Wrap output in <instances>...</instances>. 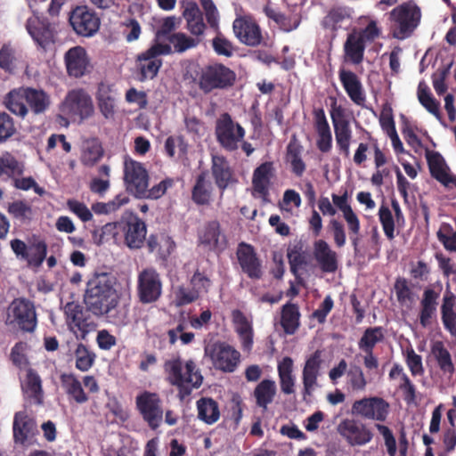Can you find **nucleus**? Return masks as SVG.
Returning <instances> with one entry per match:
<instances>
[{
  "label": "nucleus",
  "mask_w": 456,
  "mask_h": 456,
  "mask_svg": "<svg viewBox=\"0 0 456 456\" xmlns=\"http://www.w3.org/2000/svg\"><path fill=\"white\" fill-rule=\"evenodd\" d=\"M116 278L110 272L96 270L86 283L84 303L96 317H104L116 325L125 323L126 314L118 309L120 296L115 288Z\"/></svg>",
  "instance_id": "nucleus-1"
},
{
  "label": "nucleus",
  "mask_w": 456,
  "mask_h": 456,
  "mask_svg": "<svg viewBox=\"0 0 456 456\" xmlns=\"http://www.w3.org/2000/svg\"><path fill=\"white\" fill-rule=\"evenodd\" d=\"M3 103L10 112L23 119L29 110L34 115L45 113L51 104V99L43 89L21 86L11 90L4 97Z\"/></svg>",
  "instance_id": "nucleus-2"
},
{
  "label": "nucleus",
  "mask_w": 456,
  "mask_h": 456,
  "mask_svg": "<svg viewBox=\"0 0 456 456\" xmlns=\"http://www.w3.org/2000/svg\"><path fill=\"white\" fill-rule=\"evenodd\" d=\"M163 369L167 381L177 387V396L181 401L202 385L203 377L191 359L183 363L179 355L173 357L164 362Z\"/></svg>",
  "instance_id": "nucleus-3"
},
{
  "label": "nucleus",
  "mask_w": 456,
  "mask_h": 456,
  "mask_svg": "<svg viewBox=\"0 0 456 456\" xmlns=\"http://www.w3.org/2000/svg\"><path fill=\"white\" fill-rule=\"evenodd\" d=\"M197 77V85L205 94H208L215 90L228 89L234 85L236 80L235 72L219 62L202 67Z\"/></svg>",
  "instance_id": "nucleus-4"
},
{
  "label": "nucleus",
  "mask_w": 456,
  "mask_h": 456,
  "mask_svg": "<svg viewBox=\"0 0 456 456\" xmlns=\"http://www.w3.org/2000/svg\"><path fill=\"white\" fill-rule=\"evenodd\" d=\"M390 20L394 21V37L403 40L410 37L420 23L421 12L413 2L408 1L394 8L390 13Z\"/></svg>",
  "instance_id": "nucleus-5"
},
{
  "label": "nucleus",
  "mask_w": 456,
  "mask_h": 456,
  "mask_svg": "<svg viewBox=\"0 0 456 456\" xmlns=\"http://www.w3.org/2000/svg\"><path fill=\"white\" fill-rule=\"evenodd\" d=\"M173 53L172 46L168 44L155 42L150 48L137 54L135 68L139 75V81L143 82L155 78L163 65L162 55H169Z\"/></svg>",
  "instance_id": "nucleus-6"
},
{
  "label": "nucleus",
  "mask_w": 456,
  "mask_h": 456,
  "mask_svg": "<svg viewBox=\"0 0 456 456\" xmlns=\"http://www.w3.org/2000/svg\"><path fill=\"white\" fill-rule=\"evenodd\" d=\"M5 324L26 333H32L37 326L35 305L25 297L14 298L7 309Z\"/></svg>",
  "instance_id": "nucleus-7"
},
{
  "label": "nucleus",
  "mask_w": 456,
  "mask_h": 456,
  "mask_svg": "<svg viewBox=\"0 0 456 456\" xmlns=\"http://www.w3.org/2000/svg\"><path fill=\"white\" fill-rule=\"evenodd\" d=\"M123 181L126 191L139 199L144 196L145 188L149 187V172L142 163L126 155L124 159Z\"/></svg>",
  "instance_id": "nucleus-8"
},
{
  "label": "nucleus",
  "mask_w": 456,
  "mask_h": 456,
  "mask_svg": "<svg viewBox=\"0 0 456 456\" xmlns=\"http://www.w3.org/2000/svg\"><path fill=\"white\" fill-rule=\"evenodd\" d=\"M118 229L123 233L124 243L130 249L142 247L147 233L145 223L132 211H126L118 222Z\"/></svg>",
  "instance_id": "nucleus-9"
},
{
  "label": "nucleus",
  "mask_w": 456,
  "mask_h": 456,
  "mask_svg": "<svg viewBox=\"0 0 456 456\" xmlns=\"http://www.w3.org/2000/svg\"><path fill=\"white\" fill-rule=\"evenodd\" d=\"M135 405L142 419L152 430L159 428L163 420L164 410L159 394L143 391L135 397Z\"/></svg>",
  "instance_id": "nucleus-10"
},
{
  "label": "nucleus",
  "mask_w": 456,
  "mask_h": 456,
  "mask_svg": "<svg viewBox=\"0 0 456 456\" xmlns=\"http://www.w3.org/2000/svg\"><path fill=\"white\" fill-rule=\"evenodd\" d=\"M89 313L77 302H68L64 306L66 322L78 338L85 339L89 332L96 329L97 325Z\"/></svg>",
  "instance_id": "nucleus-11"
},
{
  "label": "nucleus",
  "mask_w": 456,
  "mask_h": 456,
  "mask_svg": "<svg viewBox=\"0 0 456 456\" xmlns=\"http://www.w3.org/2000/svg\"><path fill=\"white\" fill-rule=\"evenodd\" d=\"M204 351L216 368L224 372H233L240 362V353L226 342L208 344Z\"/></svg>",
  "instance_id": "nucleus-12"
},
{
  "label": "nucleus",
  "mask_w": 456,
  "mask_h": 456,
  "mask_svg": "<svg viewBox=\"0 0 456 456\" xmlns=\"http://www.w3.org/2000/svg\"><path fill=\"white\" fill-rule=\"evenodd\" d=\"M216 135L219 144L227 151H234L245 136V129L235 123L231 115L223 113L216 122Z\"/></svg>",
  "instance_id": "nucleus-13"
},
{
  "label": "nucleus",
  "mask_w": 456,
  "mask_h": 456,
  "mask_svg": "<svg viewBox=\"0 0 456 456\" xmlns=\"http://www.w3.org/2000/svg\"><path fill=\"white\" fill-rule=\"evenodd\" d=\"M137 297L142 304L155 303L162 294L160 274L153 267L142 269L137 277Z\"/></svg>",
  "instance_id": "nucleus-14"
},
{
  "label": "nucleus",
  "mask_w": 456,
  "mask_h": 456,
  "mask_svg": "<svg viewBox=\"0 0 456 456\" xmlns=\"http://www.w3.org/2000/svg\"><path fill=\"white\" fill-rule=\"evenodd\" d=\"M351 413L365 419L383 422L388 416L389 403L379 396L363 397L353 403Z\"/></svg>",
  "instance_id": "nucleus-15"
},
{
  "label": "nucleus",
  "mask_w": 456,
  "mask_h": 456,
  "mask_svg": "<svg viewBox=\"0 0 456 456\" xmlns=\"http://www.w3.org/2000/svg\"><path fill=\"white\" fill-rule=\"evenodd\" d=\"M61 110L70 118L86 119L94 114V108L91 96L85 90L74 89L67 94Z\"/></svg>",
  "instance_id": "nucleus-16"
},
{
  "label": "nucleus",
  "mask_w": 456,
  "mask_h": 456,
  "mask_svg": "<svg viewBox=\"0 0 456 456\" xmlns=\"http://www.w3.org/2000/svg\"><path fill=\"white\" fill-rule=\"evenodd\" d=\"M26 29L34 42L44 52L53 47L56 42L57 31L54 24L46 18L30 17L26 21Z\"/></svg>",
  "instance_id": "nucleus-17"
},
{
  "label": "nucleus",
  "mask_w": 456,
  "mask_h": 456,
  "mask_svg": "<svg viewBox=\"0 0 456 456\" xmlns=\"http://www.w3.org/2000/svg\"><path fill=\"white\" fill-rule=\"evenodd\" d=\"M69 21L78 36L86 37L94 36L99 30L101 24L96 12L86 5H79L72 9Z\"/></svg>",
  "instance_id": "nucleus-18"
},
{
  "label": "nucleus",
  "mask_w": 456,
  "mask_h": 456,
  "mask_svg": "<svg viewBox=\"0 0 456 456\" xmlns=\"http://www.w3.org/2000/svg\"><path fill=\"white\" fill-rule=\"evenodd\" d=\"M338 433L351 446H362L373 438L372 431L359 419H344L337 427Z\"/></svg>",
  "instance_id": "nucleus-19"
},
{
  "label": "nucleus",
  "mask_w": 456,
  "mask_h": 456,
  "mask_svg": "<svg viewBox=\"0 0 456 456\" xmlns=\"http://www.w3.org/2000/svg\"><path fill=\"white\" fill-rule=\"evenodd\" d=\"M332 202L343 214V217L347 224L349 238L356 254L359 251L361 224L357 215L354 212L348 203V194L346 191L342 195L332 194Z\"/></svg>",
  "instance_id": "nucleus-20"
},
{
  "label": "nucleus",
  "mask_w": 456,
  "mask_h": 456,
  "mask_svg": "<svg viewBox=\"0 0 456 456\" xmlns=\"http://www.w3.org/2000/svg\"><path fill=\"white\" fill-rule=\"evenodd\" d=\"M236 256L242 273L249 279L260 280L262 278V261L251 244L240 242L236 249Z\"/></svg>",
  "instance_id": "nucleus-21"
},
{
  "label": "nucleus",
  "mask_w": 456,
  "mask_h": 456,
  "mask_svg": "<svg viewBox=\"0 0 456 456\" xmlns=\"http://www.w3.org/2000/svg\"><path fill=\"white\" fill-rule=\"evenodd\" d=\"M191 289L180 287L176 292L178 305H185L195 302L202 293H208L211 287V280L197 269L190 280Z\"/></svg>",
  "instance_id": "nucleus-22"
},
{
  "label": "nucleus",
  "mask_w": 456,
  "mask_h": 456,
  "mask_svg": "<svg viewBox=\"0 0 456 456\" xmlns=\"http://www.w3.org/2000/svg\"><path fill=\"white\" fill-rule=\"evenodd\" d=\"M232 29L239 41L248 46H256L262 41L259 25L250 17H238L233 20Z\"/></svg>",
  "instance_id": "nucleus-23"
},
{
  "label": "nucleus",
  "mask_w": 456,
  "mask_h": 456,
  "mask_svg": "<svg viewBox=\"0 0 456 456\" xmlns=\"http://www.w3.org/2000/svg\"><path fill=\"white\" fill-rule=\"evenodd\" d=\"M97 107L105 119H113L117 112L118 92L113 84L101 82L95 93Z\"/></svg>",
  "instance_id": "nucleus-24"
},
{
  "label": "nucleus",
  "mask_w": 456,
  "mask_h": 456,
  "mask_svg": "<svg viewBox=\"0 0 456 456\" xmlns=\"http://www.w3.org/2000/svg\"><path fill=\"white\" fill-rule=\"evenodd\" d=\"M426 159L433 178L448 188H456V175L450 174V168L438 151H427Z\"/></svg>",
  "instance_id": "nucleus-25"
},
{
  "label": "nucleus",
  "mask_w": 456,
  "mask_h": 456,
  "mask_svg": "<svg viewBox=\"0 0 456 456\" xmlns=\"http://www.w3.org/2000/svg\"><path fill=\"white\" fill-rule=\"evenodd\" d=\"M211 174L221 196L230 185L238 182L229 161L223 155H212Z\"/></svg>",
  "instance_id": "nucleus-26"
},
{
  "label": "nucleus",
  "mask_w": 456,
  "mask_h": 456,
  "mask_svg": "<svg viewBox=\"0 0 456 456\" xmlns=\"http://www.w3.org/2000/svg\"><path fill=\"white\" fill-rule=\"evenodd\" d=\"M322 351L316 350L305 361L303 371V396H311L315 387H317L318 377L321 374V367L322 363Z\"/></svg>",
  "instance_id": "nucleus-27"
},
{
  "label": "nucleus",
  "mask_w": 456,
  "mask_h": 456,
  "mask_svg": "<svg viewBox=\"0 0 456 456\" xmlns=\"http://www.w3.org/2000/svg\"><path fill=\"white\" fill-rule=\"evenodd\" d=\"M12 433L14 443L24 445L37 433V422L25 411H18L13 417Z\"/></svg>",
  "instance_id": "nucleus-28"
},
{
  "label": "nucleus",
  "mask_w": 456,
  "mask_h": 456,
  "mask_svg": "<svg viewBox=\"0 0 456 456\" xmlns=\"http://www.w3.org/2000/svg\"><path fill=\"white\" fill-rule=\"evenodd\" d=\"M313 255L320 269L326 273H333L338 269V256L324 240L314 242Z\"/></svg>",
  "instance_id": "nucleus-29"
},
{
  "label": "nucleus",
  "mask_w": 456,
  "mask_h": 456,
  "mask_svg": "<svg viewBox=\"0 0 456 456\" xmlns=\"http://www.w3.org/2000/svg\"><path fill=\"white\" fill-rule=\"evenodd\" d=\"M64 61L68 74L71 77H81L89 71V58L82 46H75L67 51Z\"/></svg>",
  "instance_id": "nucleus-30"
},
{
  "label": "nucleus",
  "mask_w": 456,
  "mask_h": 456,
  "mask_svg": "<svg viewBox=\"0 0 456 456\" xmlns=\"http://www.w3.org/2000/svg\"><path fill=\"white\" fill-rule=\"evenodd\" d=\"M338 77L350 100L358 106H363L366 96L359 77L354 72L342 68L338 71Z\"/></svg>",
  "instance_id": "nucleus-31"
},
{
  "label": "nucleus",
  "mask_w": 456,
  "mask_h": 456,
  "mask_svg": "<svg viewBox=\"0 0 456 456\" xmlns=\"http://www.w3.org/2000/svg\"><path fill=\"white\" fill-rule=\"evenodd\" d=\"M314 126L318 138L316 146L322 153H328L332 148V134L322 108L314 109Z\"/></svg>",
  "instance_id": "nucleus-32"
},
{
  "label": "nucleus",
  "mask_w": 456,
  "mask_h": 456,
  "mask_svg": "<svg viewBox=\"0 0 456 456\" xmlns=\"http://www.w3.org/2000/svg\"><path fill=\"white\" fill-rule=\"evenodd\" d=\"M232 322L244 351L249 352L253 346L254 330L252 321L240 309L232 311Z\"/></svg>",
  "instance_id": "nucleus-33"
},
{
  "label": "nucleus",
  "mask_w": 456,
  "mask_h": 456,
  "mask_svg": "<svg viewBox=\"0 0 456 456\" xmlns=\"http://www.w3.org/2000/svg\"><path fill=\"white\" fill-rule=\"evenodd\" d=\"M273 175L274 167L272 161H265L262 163L253 172V189L263 198L264 200H267L269 196V187Z\"/></svg>",
  "instance_id": "nucleus-34"
},
{
  "label": "nucleus",
  "mask_w": 456,
  "mask_h": 456,
  "mask_svg": "<svg viewBox=\"0 0 456 456\" xmlns=\"http://www.w3.org/2000/svg\"><path fill=\"white\" fill-rule=\"evenodd\" d=\"M439 293L433 289L427 288L420 300V309L419 313V324L423 328L431 325L432 320L436 317V307L438 305Z\"/></svg>",
  "instance_id": "nucleus-35"
},
{
  "label": "nucleus",
  "mask_w": 456,
  "mask_h": 456,
  "mask_svg": "<svg viewBox=\"0 0 456 456\" xmlns=\"http://www.w3.org/2000/svg\"><path fill=\"white\" fill-rule=\"evenodd\" d=\"M441 320L444 329L452 336H456V296L446 290L440 307Z\"/></svg>",
  "instance_id": "nucleus-36"
},
{
  "label": "nucleus",
  "mask_w": 456,
  "mask_h": 456,
  "mask_svg": "<svg viewBox=\"0 0 456 456\" xmlns=\"http://www.w3.org/2000/svg\"><path fill=\"white\" fill-rule=\"evenodd\" d=\"M21 388L23 393L31 399L35 404L40 405L43 403L44 391L42 379L36 370L32 368L27 370Z\"/></svg>",
  "instance_id": "nucleus-37"
},
{
  "label": "nucleus",
  "mask_w": 456,
  "mask_h": 456,
  "mask_svg": "<svg viewBox=\"0 0 456 456\" xmlns=\"http://www.w3.org/2000/svg\"><path fill=\"white\" fill-rule=\"evenodd\" d=\"M365 48V43L355 30L349 33L344 44L346 60L354 65L362 63L364 58Z\"/></svg>",
  "instance_id": "nucleus-38"
},
{
  "label": "nucleus",
  "mask_w": 456,
  "mask_h": 456,
  "mask_svg": "<svg viewBox=\"0 0 456 456\" xmlns=\"http://www.w3.org/2000/svg\"><path fill=\"white\" fill-rule=\"evenodd\" d=\"M301 314L297 304L288 302L281 311V326L288 335H293L300 326Z\"/></svg>",
  "instance_id": "nucleus-39"
},
{
  "label": "nucleus",
  "mask_w": 456,
  "mask_h": 456,
  "mask_svg": "<svg viewBox=\"0 0 456 456\" xmlns=\"http://www.w3.org/2000/svg\"><path fill=\"white\" fill-rule=\"evenodd\" d=\"M201 244L214 250H224L226 247L224 236L221 234L220 224L217 221L208 222L200 238Z\"/></svg>",
  "instance_id": "nucleus-40"
},
{
  "label": "nucleus",
  "mask_w": 456,
  "mask_h": 456,
  "mask_svg": "<svg viewBox=\"0 0 456 456\" xmlns=\"http://www.w3.org/2000/svg\"><path fill=\"white\" fill-rule=\"evenodd\" d=\"M24 172V165L19 161L12 153L5 151L0 155V180L7 182Z\"/></svg>",
  "instance_id": "nucleus-41"
},
{
  "label": "nucleus",
  "mask_w": 456,
  "mask_h": 456,
  "mask_svg": "<svg viewBox=\"0 0 456 456\" xmlns=\"http://www.w3.org/2000/svg\"><path fill=\"white\" fill-rule=\"evenodd\" d=\"M183 15L187 23V29L191 34L200 37L206 30V24L203 20V15L196 3H188Z\"/></svg>",
  "instance_id": "nucleus-42"
},
{
  "label": "nucleus",
  "mask_w": 456,
  "mask_h": 456,
  "mask_svg": "<svg viewBox=\"0 0 456 456\" xmlns=\"http://www.w3.org/2000/svg\"><path fill=\"white\" fill-rule=\"evenodd\" d=\"M303 146L293 138L286 148V161L290 164L291 172L297 177H301L305 171L306 166L302 159Z\"/></svg>",
  "instance_id": "nucleus-43"
},
{
  "label": "nucleus",
  "mask_w": 456,
  "mask_h": 456,
  "mask_svg": "<svg viewBox=\"0 0 456 456\" xmlns=\"http://www.w3.org/2000/svg\"><path fill=\"white\" fill-rule=\"evenodd\" d=\"M61 382L68 396L77 403L82 404L89 400L81 382L74 374H61Z\"/></svg>",
  "instance_id": "nucleus-44"
},
{
  "label": "nucleus",
  "mask_w": 456,
  "mask_h": 456,
  "mask_svg": "<svg viewBox=\"0 0 456 456\" xmlns=\"http://www.w3.org/2000/svg\"><path fill=\"white\" fill-rule=\"evenodd\" d=\"M277 392L276 384L272 379H263L254 389L253 396L257 407L266 410L273 403Z\"/></svg>",
  "instance_id": "nucleus-45"
},
{
  "label": "nucleus",
  "mask_w": 456,
  "mask_h": 456,
  "mask_svg": "<svg viewBox=\"0 0 456 456\" xmlns=\"http://www.w3.org/2000/svg\"><path fill=\"white\" fill-rule=\"evenodd\" d=\"M278 376L280 380L281 390L285 395H291L295 392L296 379L292 374L293 371V360L286 356L279 362Z\"/></svg>",
  "instance_id": "nucleus-46"
},
{
  "label": "nucleus",
  "mask_w": 456,
  "mask_h": 456,
  "mask_svg": "<svg viewBox=\"0 0 456 456\" xmlns=\"http://www.w3.org/2000/svg\"><path fill=\"white\" fill-rule=\"evenodd\" d=\"M431 354L435 358L438 368L444 374L452 376L455 372V366L452 354L444 346L442 341H436L431 346Z\"/></svg>",
  "instance_id": "nucleus-47"
},
{
  "label": "nucleus",
  "mask_w": 456,
  "mask_h": 456,
  "mask_svg": "<svg viewBox=\"0 0 456 456\" xmlns=\"http://www.w3.org/2000/svg\"><path fill=\"white\" fill-rule=\"evenodd\" d=\"M198 418L208 425L216 423L220 418L219 405L210 397H201L197 401Z\"/></svg>",
  "instance_id": "nucleus-48"
},
{
  "label": "nucleus",
  "mask_w": 456,
  "mask_h": 456,
  "mask_svg": "<svg viewBox=\"0 0 456 456\" xmlns=\"http://www.w3.org/2000/svg\"><path fill=\"white\" fill-rule=\"evenodd\" d=\"M212 196L210 183L206 178L205 173H200L195 181L191 190V200L198 206L209 205Z\"/></svg>",
  "instance_id": "nucleus-49"
},
{
  "label": "nucleus",
  "mask_w": 456,
  "mask_h": 456,
  "mask_svg": "<svg viewBox=\"0 0 456 456\" xmlns=\"http://www.w3.org/2000/svg\"><path fill=\"white\" fill-rule=\"evenodd\" d=\"M333 128L338 150L339 153L347 158L350 154V144L353 137L350 122L335 124Z\"/></svg>",
  "instance_id": "nucleus-50"
},
{
  "label": "nucleus",
  "mask_w": 456,
  "mask_h": 456,
  "mask_svg": "<svg viewBox=\"0 0 456 456\" xmlns=\"http://www.w3.org/2000/svg\"><path fill=\"white\" fill-rule=\"evenodd\" d=\"M384 329L380 326L367 328L358 341V347L363 353L374 352L375 346L384 340Z\"/></svg>",
  "instance_id": "nucleus-51"
},
{
  "label": "nucleus",
  "mask_w": 456,
  "mask_h": 456,
  "mask_svg": "<svg viewBox=\"0 0 456 456\" xmlns=\"http://www.w3.org/2000/svg\"><path fill=\"white\" fill-rule=\"evenodd\" d=\"M418 99L420 104L438 120H441L440 102L433 96L425 82L418 86Z\"/></svg>",
  "instance_id": "nucleus-52"
},
{
  "label": "nucleus",
  "mask_w": 456,
  "mask_h": 456,
  "mask_svg": "<svg viewBox=\"0 0 456 456\" xmlns=\"http://www.w3.org/2000/svg\"><path fill=\"white\" fill-rule=\"evenodd\" d=\"M103 148L97 139L87 140L85 142L81 161L85 166L93 167L103 157Z\"/></svg>",
  "instance_id": "nucleus-53"
},
{
  "label": "nucleus",
  "mask_w": 456,
  "mask_h": 456,
  "mask_svg": "<svg viewBox=\"0 0 456 456\" xmlns=\"http://www.w3.org/2000/svg\"><path fill=\"white\" fill-rule=\"evenodd\" d=\"M7 211L20 224H28L33 219V208L24 200H15L10 203Z\"/></svg>",
  "instance_id": "nucleus-54"
},
{
  "label": "nucleus",
  "mask_w": 456,
  "mask_h": 456,
  "mask_svg": "<svg viewBox=\"0 0 456 456\" xmlns=\"http://www.w3.org/2000/svg\"><path fill=\"white\" fill-rule=\"evenodd\" d=\"M348 14L345 7L337 6L331 8L328 13L323 17L322 20V26L325 29H330L332 32L338 31L341 28V23L346 20L349 19Z\"/></svg>",
  "instance_id": "nucleus-55"
},
{
  "label": "nucleus",
  "mask_w": 456,
  "mask_h": 456,
  "mask_svg": "<svg viewBox=\"0 0 456 456\" xmlns=\"http://www.w3.org/2000/svg\"><path fill=\"white\" fill-rule=\"evenodd\" d=\"M76 368L80 371H87L92 368L95 361V354L93 353L84 344L79 343L75 351Z\"/></svg>",
  "instance_id": "nucleus-56"
},
{
  "label": "nucleus",
  "mask_w": 456,
  "mask_h": 456,
  "mask_svg": "<svg viewBox=\"0 0 456 456\" xmlns=\"http://www.w3.org/2000/svg\"><path fill=\"white\" fill-rule=\"evenodd\" d=\"M167 40L173 45L174 52L182 53L185 51L196 47L200 44V39L193 38L183 32L173 33L168 36Z\"/></svg>",
  "instance_id": "nucleus-57"
},
{
  "label": "nucleus",
  "mask_w": 456,
  "mask_h": 456,
  "mask_svg": "<svg viewBox=\"0 0 456 456\" xmlns=\"http://www.w3.org/2000/svg\"><path fill=\"white\" fill-rule=\"evenodd\" d=\"M264 12L270 20H273L281 29L286 32H289L297 28L299 24V21L292 23L289 16L285 15L269 5L265 6Z\"/></svg>",
  "instance_id": "nucleus-58"
},
{
  "label": "nucleus",
  "mask_w": 456,
  "mask_h": 456,
  "mask_svg": "<svg viewBox=\"0 0 456 456\" xmlns=\"http://www.w3.org/2000/svg\"><path fill=\"white\" fill-rule=\"evenodd\" d=\"M346 379L353 391H363L368 384L362 369L356 364H351L346 371Z\"/></svg>",
  "instance_id": "nucleus-59"
},
{
  "label": "nucleus",
  "mask_w": 456,
  "mask_h": 456,
  "mask_svg": "<svg viewBox=\"0 0 456 456\" xmlns=\"http://www.w3.org/2000/svg\"><path fill=\"white\" fill-rule=\"evenodd\" d=\"M17 132L13 118L7 112L0 110V144L10 141Z\"/></svg>",
  "instance_id": "nucleus-60"
},
{
  "label": "nucleus",
  "mask_w": 456,
  "mask_h": 456,
  "mask_svg": "<svg viewBox=\"0 0 456 456\" xmlns=\"http://www.w3.org/2000/svg\"><path fill=\"white\" fill-rule=\"evenodd\" d=\"M379 219L386 237L392 240L395 239V220L387 206L381 205L379 209Z\"/></svg>",
  "instance_id": "nucleus-61"
},
{
  "label": "nucleus",
  "mask_w": 456,
  "mask_h": 456,
  "mask_svg": "<svg viewBox=\"0 0 456 456\" xmlns=\"http://www.w3.org/2000/svg\"><path fill=\"white\" fill-rule=\"evenodd\" d=\"M47 245L45 241L40 240L28 248V257L25 259L28 263L34 266H40L46 257Z\"/></svg>",
  "instance_id": "nucleus-62"
},
{
  "label": "nucleus",
  "mask_w": 456,
  "mask_h": 456,
  "mask_svg": "<svg viewBox=\"0 0 456 456\" xmlns=\"http://www.w3.org/2000/svg\"><path fill=\"white\" fill-rule=\"evenodd\" d=\"M175 185V180L170 177H167L164 180L160 181L159 183L153 185L151 188H145L144 196H140L139 199H148V200H159L160 199L167 191L172 188Z\"/></svg>",
  "instance_id": "nucleus-63"
},
{
  "label": "nucleus",
  "mask_w": 456,
  "mask_h": 456,
  "mask_svg": "<svg viewBox=\"0 0 456 456\" xmlns=\"http://www.w3.org/2000/svg\"><path fill=\"white\" fill-rule=\"evenodd\" d=\"M16 51L10 44H4L0 49V68L7 72L15 69Z\"/></svg>",
  "instance_id": "nucleus-64"
}]
</instances>
